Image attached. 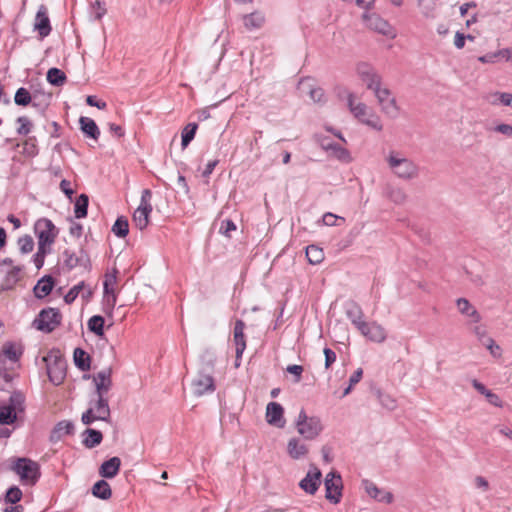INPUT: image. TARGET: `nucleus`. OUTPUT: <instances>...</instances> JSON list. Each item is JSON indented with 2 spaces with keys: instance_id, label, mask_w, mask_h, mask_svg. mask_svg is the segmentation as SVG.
I'll list each match as a JSON object with an SVG mask.
<instances>
[{
  "instance_id": "f257e3e1",
  "label": "nucleus",
  "mask_w": 512,
  "mask_h": 512,
  "mask_svg": "<svg viewBox=\"0 0 512 512\" xmlns=\"http://www.w3.org/2000/svg\"><path fill=\"white\" fill-rule=\"evenodd\" d=\"M385 160L392 174L401 180L409 181L419 176V166L400 151H390Z\"/></svg>"
},
{
  "instance_id": "f03ea898",
  "label": "nucleus",
  "mask_w": 512,
  "mask_h": 512,
  "mask_svg": "<svg viewBox=\"0 0 512 512\" xmlns=\"http://www.w3.org/2000/svg\"><path fill=\"white\" fill-rule=\"evenodd\" d=\"M109 398L104 396H95L89 401V408L82 414L81 421L85 425H90L95 421L110 420Z\"/></svg>"
},
{
  "instance_id": "7ed1b4c3",
  "label": "nucleus",
  "mask_w": 512,
  "mask_h": 512,
  "mask_svg": "<svg viewBox=\"0 0 512 512\" xmlns=\"http://www.w3.org/2000/svg\"><path fill=\"white\" fill-rule=\"evenodd\" d=\"M49 380L60 385L66 376V361L59 350L49 351L43 358Z\"/></svg>"
},
{
  "instance_id": "20e7f679",
  "label": "nucleus",
  "mask_w": 512,
  "mask_h": 512,
  "mask_svg": "<svg viewBox=\"0 0 512 512\" xmlns=\"http://www.w3.org/2000/svg\"><path fill=\"white\" fill-rule=\"evenodd\" d=\"M11 470L20 478L25 485H34L40 477V466L29 458H16L12 461Z\"/></svg>"
},
{
  "instance_id": "39448f33",
  "label": "nucleus",
  "mask_w": 512,
  "mask_h": 512,
  "mask_svg": "<svg viewBox=\"0 0 512 512\" xmlns=\"http://www.w3.org/2000/svg\"><path fill=\"white\" fill-rule=\"evenodd\" d=\"M295 426L299 435L304 440H315L323 431V424L319 417L308 416L304 409H301L295 421Z\"/></svg>"
},
{
  "instance_id": "423d86ee",
  "label": "nucleus",
  "mask_w": 512,
  "mask_h": 512,
  "mask_svg": "<svg viewBox=\"0 0 512 512\" xmlns=\"http://www.w3.org/2000/svg\"><path fill=\"white\" fill-rule=\"evenodd\" d=\"M347 104L351 113L361 122L377 131H381L383 129L380 118L371 113L367 105L358 101L354 94L348 95Z\"/></svg>"
},
{
  "instance_id": "0eeeda50",
  "label": "nucleus",
  "mask_w": 512,
  "mask_h": 512,
  "mask_svg": "<svg viewBox=\"0 0 512 512\" xmlns=\"http://www.w3.org/2000/svg\"><path fill=\"white\" fill-rule=\"evenodd\" d=\"M34 233L38 240V246L51 248L59 230L48 218H39L34 224Z\"/></svg>"
},
{
  "instance_id": "6e6552de",
  "label": "nucleus",
  "mask_w": 512,
  "mask_h": 512,
  "mask_svg": "<svg viewBox=\"0 0 512 512\" xmlns=\"http://www.w3.org/2000/svg\"><path fill=\"white\" fill-rule=\"evenodd\" d=\"M22 266L10 258L0 261V288L11 289L21 277Z\"/></svg>"
},
{
  "instance_id": "1a4fd4ad",
  "label": "nucleus",
  "mask_w": 512,
  "mask_h": 512,
  "mask_svg": "<svg viewBox=\"0 0 512 512\" xmlns=\"http://www.w3.org/2000/svg\"><path fill=\"white\" fill-rule=\"evenodd\" d=\"M362 20L366 27L384 36L395 38L394 28L382 17L375 13H363Z\"/></svg>"
},
{
  "instance_id": "9d476101",
  "label": "nucleus",
  "mask_w": 512,
  "mask_h": 512,
  "mask_svg": "<svg viewBox=\"0 0 512 512\" xmlns=\"http://www.w3.org/2000/svg\"><path fill=\"white\" fill-rule=\"evenodd\" d=\"M60 319L61 316L57 309L48 308L39 313L33 325L37 330L51 332L60 324Z\"/></svg>"
},
{
  "instance_id": "9b49d317",
  "label": "nucleus",
  "mask_w": 512,
  "mask_h": 512,
  "mask_svg": "<svg viewBox=\"0 0 512 512\" xmlns=\"http://www.w3.org/2000/svg\"><path fill=\"white\" fill-rule=\"evenodd\" d=\"M356 72L368 89L375 91L377 88L381 87V76L371 64L367 62L358 63Z\"/></svg>"
},
{
  "instance_id": "f8f14e48",
  "label": "nucleus",
  "mask_w": 512,
  "mask_h": 512,
  "mask_svg": "<svg viewBox=\"0 0 512 512\" xmlns=\"http://www.w3.org/2000/svg\"><path fill=\"white\" fill-rule=\"evenodd\" d=\"M95 386V396L108 397V393L112 388V369L106 367L92 376Z\"/></svg>"
},
{
  "instance_id": "ddd939ff",
  "label": "nucleus",
  "mask_w": 512,
  "mask_h": 512,
  "mask_svg": "<svg viewBox=\"0 0 512 512\" xmlns=\"http://www.w3.org/2000/svg\"><path fill=\"white\" fill-rule=\"evenodd\" d=\"M192 388L193 393L198 397L206 393H213L216 387L211 373L199 370L196 378L192 381Z\"/></svg>"
},
{
  "instance_id": "4468645a",
  "label": "nucleus",
  "mask_w": 512,
  "mask_h": 512,
  "mask_svg": "<svg viewBox=\"0 0 512 512\" xmlns=\"http://www.w3.org/2000/svg\"><path fill=\"white\" fill-rule=\"evenodd\" d=\"M324 485L326 490L325 497L337 504L341 497L342 482L340 475L334 471L329 472L325 477Z\"/></svg>"
},
{
  "instance_id": "2eb2a0df",
  "label": "nucleus",
  "mask_w": 512,
  "mask_h": 512,
  "mask_svg": "<svg viewBox=\"0 0 512 512\" xmlns=\"http://www.w3.org/2000/svg\"><path fill=\"white\" fill-rule=\"evenodd\" d=\"M321 478V471L315 465H310L306 476L299 482V487L307 494L314 495L321 484Z\"/></svg>"
},
{
  "instance_id": "dca6fc26",
  "label": "nucleus",
  "mask_w": 512,
  "mask_h": 512,
  "mask_svg": "<svg viewBox=\"0 0 512 512\" xmlns=\"http://www.w3.org/2000/svg\"><path fill=\"white\" fill-rule=\"evenodd\" d=\"M384 113L391 117L398 114L396 100L391 96V92L387 88L379 87L373 91Z\"/></svg>"
},
{
  "instance_id": "f3484780",
  "label": "nucleus",
  "mask_w": 512,
  "mask_h": 512,
  "mask_svg": "<svg viewBox=\"0 0 512 512\" xmlns=\"http://www.w3.org/2000/svg\"><path fill=\"white\" fill-rule=\"evenodd\" d=\"M33 28L34 31L38 33L40 39H44L50 34L52 27L48 15V9L45 5L39 6L35 15Z\"/></svg>"
},
{
  "instance_id": "a211bd4d",
  "label": "nucleus",
  "mask_w": 512,
  "mask_h": 512,
  "mask_svg": "<svg viewBox=\"0 0 512 512\" xmlns=\"http://www.w3.org/2000/svg\"><path fill=\"white\" fill-rule=\"evenodd\" d=\"M359 331L370 341L376 343L384 342L387 337L386 330L377 322H365L362 324Z\"/></svg>"
},
{
  "instance_id": "6ab92c4d",
  "label": "nucleus",
  "mask_w": 512,
  "mask_h": 512,
  "mask_svg": "<svg viewBox=\"0 0 512 512\" xmlns=\"http://www.w3.org/2000/svg\"><path fill=\"white\" fill-rule=\"evenodd\" d=\"M266 421L268 424L277 428H283L285 426L284 409L277 402H270L266 407Z\"/></svg>"
},
{
  "instance_id": "aec40b11",
  "label": "nucleus",
  "mask_w": 512,
  "mask_h": 512,
  "mask_svg": "<svg viewBox=\"0 0 512 512\" xmlns=\"http://www.w3.org/2000/svg\"><path fill=\"white\" fill-rule=\"evenodd\" d=\"M287 454L293 460H300L309 454V446L297 437H292L287 443Z\"/></svg>"
},
{
  "instance_id": "412c9836",
  "label": "nucleus",
  "mask_w": 512,
  "mask_h": 512,
  "mask_svg": "<svg viewBox=\"0 0 512 512\" xmlns=\"http://www.w3.org/2000/svg\"><path fill=\"white\" fill-rule=\"evenodd\" d=\"M456 306L461 315L468 318L470 324H477L482 317L478 310L466 298H458Z\"/></svg>"
},
{
  "instance_id": "4be33fe9",
  "label": "nucleus",
  "mask_w": 512,
  "mask_h": 512,
  "mask_svg": "<svg viewBox=\"0 0 512 512\" xmlns=\"http://www.w3.org/2000/svg\"><path fill=\"white\" fill-rule=\"evenodd\" d=\"M298 89L302 94H307L315 103H319L324 100L323 89L316 86L311 79H302L299 82Z\"/></svg>"
},
{
  "instance_id": "5701e85b",
  "label": "nucleus",
  "mask_w": 512,
  "mask_h": 512,
  "mask_svg": "<svg viewBox=\"0 0 512 512\" xmlns=\"http://www.w3.org/2000/svg\"><path fill=\"white\" fill-rule=\"evenodd\" d=\"M245 323L242 320H236L233 332V341L236 348L237 360L243 355L246 349V340L244 335Z\"/></svg>"
},
{
  "instance_id": "b1692460",
  "label": "nucleus",
  "mask_w": 512,
  "mask_h": 512,
  "mask_svg": "<svg viewBox=\"0 0 512 512\" xmlns=\"http://www.w3.org/2000/svg\"><path fill=\"white\" fill-rule=\"evenodd\" d=\"M364 488L366 493L373 499L384 502V503H391L393 500L392 493L382 490L378 488L373 482L369 480H365L363 482Z\"/></svg>"
},
{
  "instance_id": "393cba45",
  "label": "nucleus",
  "mask_w": 512,
  "mask_h": 512,
  "mask_svg": "<svg viewBox=\"0 0 512 512\" xmlns=\"http://www.w3.org/2000/svg\"><path fill=\"white\" fill-rule=\"evenodd\" d=\"M320 145L325 151L329 152L331 156L340 161L349 162L351 160L348 150L338 144L331 143L327 139H322L320 141Z\"/></svg>"
},
{
  "instance_id": "a878e982",
  "label": "nucleus",
  "mask_w": 512,
  "mask_h": 512,
  "mask_svg": "<svg viewBox=\"0 0 512 512\" xmlns=\"http://www.w3.org/2000/svg\"><path fill=\"white\" fill-rule=\"evenodd\" d=\"M121 466V460L119 457H112L107 461H104L100 468H99V474L103 478H113L115 477Z\"/></svg>"
},
{
  "instance_id": "bb28decb",
  "label": "nucleus",
  "mask_w": 512,
  "mask_h": 512,
  "mask_svg": "<svg viewBox=\"0 0 512 512\" xmlns=\"http://www.w3.org/2000/svg\"><path fill=\"white\" fill-rule=\"evenodd\" d=\"M152 212V206H141L139 205L133 213V222L135 226L143 230L149 224V217Z\"/></svg>"
},
{
  "instance_id": "cd10ccee",
  "label": "nucleus",
  "mask_w": 512,
  "mask_h": 512,
  "mask_svg": "<svg viewBox=\"0 0 512 512\" xmlns=\"http://www.w3.org/2000/svg\"><path fill=\"white\" fill-rule=\"evenodd\" d=\"M79 294H81L83 299H88L92 295V289L84 282H80L68 291L64 296V301L67 304H70L78 297Z\"/></svg>"
},
{
  "instance_id": "c85d7f7f",
  "label": "nucleus",
  "mask_w": 512,
  "mask_h": 512,
  "mask_svg": "<svg viewBox=\"0 0 512 512\" xmlns=\"http://www.w3.org/2000/svg\"><path fill=\"white\" fill-rule=\"evenodd\" d=\"M74 425L71 421H60L56 424L54 429L50 434V440L52 442L60 441L65 435H70L73 433Z\"/></svg>"
},
{
  "instance_id": "c756f323",
  "label": "nucleus",
  "mask_w": 512,
  "mask_h": 512,
  "mask_svg": "<svg viewBox=\"0 0 512 512\" xmlns=\"http://www.w3.org/2000/svg\"><path fill=\"white\" fill-rule=\"evenodd\" d=\"M244 27L247 30L260 29L265 23V16L260 11H254L242 17Z\"/></svg>"
},
{
  "instance_id": "7c9ffc66",
  "label": "nucleus",
  "mask_w": 512,
  "mask_h": 512,
  "mask_svg": "<svg viewBox=\"0 0 512 512\" xmlns=\"http://www.w3.org/2000/svg\"><path fill=\"white\" fill-rule=\"evenodd\" d=\"M81 131L88 137L98 140L100 136V130L96 125L95 121L89 117H80L79 119Z\"/></svg>"
},
{
  "instance_id": "2f4dec72",
  "label": "nucleus",
  "mask_w": 512,
  "mask_h": 512,
  "mask_svg": "<svg viewBox=\"0 0 512 512\" xmlns=\"http://www.w3.org/2000/svg\"><path fill=\"white\" fill-rule=\"evenodd\" d=\"M92 494L99 499L107 500L112 495L111 487L107 481L99 480L93 485Z\"/></svg>"
},
{
  "instance_id": "473e14b6",
  "label": "nucleus",
  "mask_w": 512,
  "mask_h": 512,
  "mask_svg": "<svg viewBox=\"0 0 512 512\" xmlns=\"http://www.w3.org/2000/svg\"><path fill=\"white\" fill-rule=\"evenodd\" d=\"M0 354L3 355L6 360H9L12 364H14L18 361L22 351L20 347L14 343L8 342L3 345Z\"/></svg>"
},
{
  "instance_id": "72a5a7b5",
  "label": "nucleus",
  "mask_w": 512,
  "mask_h": 512,
  "mask_svg": "<svg viewBox=\"0 0 512 512\" xmlns=\"http://www.w3.org/2000/svg\"><path fill=\"white\" fill-rule=\"evenodd\" d=\"M53 288V279L50 276H46L38 281L34 287L35 296L38 298L46 297L50 294Z\"/></svg>"
},
{
  "instance_id": "f704fd0d",
  "label": "nucleus",
  "mask_w": 512,
  "mask_h": 512,
  "mask_svg": "<svg viewBox=\"0 0 512 512\" xmlns=\"http://www.w3.org/2000/svg\"><path fill=\"white\" fill-rule=\"evenodd\" d=\"M84 434L87 436L83 439V444L87 448H94L102 442L103 436L98 430L88 428L85 430Z\"/></svg>"
},
{
  "instance_id": "c9c22d12",
  "label": "nucleus",
  "mask_w": 512,
  "mask_h": 512,
  "mask_svg": "<svg viewBox=\"0 0 512 512\" xmlns=\"http://www.w3.org/2000/svg\"><path fill=\"white\" fill-rule=\"evenodd\" d=\"M75 365L82 371H86L90 368V357L81 348H76L73 354Z\"/></svg>"
},
{
  "instance_id": "e433bc0d",
  "label": "nucleus",
  "mask_w": 512,
  "mask_h": 512,
  "mask_svg": "<svg viewBox=\"0 0 512 512\" xmlns=\"http://www.w3.org/2000/svg\"><path fill=\"white\" fill-rule=\"evenodd\" d=\"M24 395L20 392H14L9 398V402L6 404L12 411L19 414L24 411Z\"/></svg>"
},
{
  "instance_id": "4c0bfd02",
  "label": "nucleus",
  "mask_w": 512,
  "mask_h": 512,
  "mask_svg": "<svg viewBox=\"0 0 512 512\" xmlns=\"http://www.w3.org/2000/svg\"><path fill=\"white\" fill-rule=\"evenodd\" d=\"M306 256L311 264H320L324 259V252L316 245H309L306 248Z\"/></svg>"
},
{
  "instance_id": "58836bf2",
  "label": "nucleus",
  "mask_w": 512,
  "mask_h": 512,
  "mask_svg": "<svg viewBox=\"0 0 512 512\" xmlns=\"http://www.w3.org/2000/svg\"><path fill=\"white\" fill-rule=\"evenodd\" d=\"M47 81L54 86H62L66 81V75L58 68H50L47 72Z\"/></svg>"
},
{
  "instance_id": "ea45409f",
  "label": "nucleus",
  "mask_w": 512,
  "mask_h": 512,
  "mask_svg": "<svg viewBox=\"0 0 512 512\" xmlns=\"http://www.w3.org/2000/svg\"><path fill=\"white\" fill-rule=\"evenodd\" d=\"M347 316L358 330H360L362 324L366 322L363 320L362 310L357 305H353L350 309L347 310Z\"/></svg>"
},
{
  "instance_id": "a19ab883",
  "label": "nucleus",
  "mask_w": 512,
  "mask_h": 512,
  "mask_svg": "<svg viewBox=\"0 0 512 512\" xmlns=\"http://www.w3.org/2000/svg\"><path fill=\"white\" fill-rule=\"evenodd\" d=\"M88 196L86 194H81L76 202H75V217L76 218H84L87 215V208H88Z\"/></svg>"
},
{
  "instance_id": "79ce46f5",
  "label": "nucleus",
  "mask_w": 512,
  "mask_h": 512,
  "mask_svg": "<svg viewBox=\"0 0 512 512\" xmlns=\"http://www.w3.org/2000/svg\"><path fill=\"white\" fill-rule=\"evenodd\" d=\"M112 232L117 236V237H120V238H124L127 236L128 232H129V224H128V221L126 218L124 217H119L113 227H112Z\"/></svg>"
},
{
  "instance_id": "37998d69",
  "label": "nucleus",
  "mask_w": 512,
  "mask_h": 512,
  "mask_svg": "<svg viewBox=\"0 0 512 512\" xmlns=\"http://www.w3.org/2000/svg\"><path fill=\"white\" fill-rule=\"evenodd\" d=\"M18 414L12 411L6 404L0 407V424L10 425L17 419Z\"/></svg>"
},
{
  "instance_id": "c03bdc74",
  "label": "nucleus",
  "mask_w": 512,
  "mask_h": 512,
  "mask_svg": "<svg viewBox=\"0 0 512 512\" xmlns=\"http://www.w3.org/2000/svg\"><path fill=\"white\" fill-rule=\"evenodd\" d=\"M104 318L99 315L92 316L88 321V328L97 336H102L104 333Z\"/></svg>"
},
{
  "instance_id": "a18cd8bd",
  "label": "nucleus",
  "mask_w": 512,
  "mask_h": 512,
  "mask_svg": "<svg viewBox=\"0 0 512 512\" xmlns=\"http://www.w3.org/2000/svg\"><path fill=\"white\" fill-rule=\"evenodd\" d=\"M418 7L426 18H435V0H418Z\"/></svg>"
},
{
  "instance_id": "49530a36",
  "label": "nucleus",
  "mask_w": 512,
  "mask_h": 512,
  "mask_svg": "<svg viewBox=\"0 0 512 512\" xmlns=\"http://www.w3.org/2000/svg\"><path fill=\"white\" fill-rule=\"evenodd\" d=\"M197 124L196 123H189L182 131V147L186 148L188 144L193 140L196 130H197Z\"/></svg>"
},
{
  "instance_id": "de8ad7c7",
  "label": "nucleus",
  "mask_w": 512,
  "mask_h": 512,
  "mask_svg": "<svg viewBox=\"0 0 512 512\" xmlns=\"http://www.w3.org/2000/svg\"><path fill=\"white\" fill-rule=\"evenodd\" d=\"M215 361H216V356H215L214 352H212L210 350H206L201 356V362L203 365V368L201 370H204V371L207 370V372L211 373L214 368Z\"/></svg>"
},
{
  "instance_id": "09e8293b",
  "label": "nucleus",
  "mask_w": 512,
  "mask_h": 512,
  "mask_svg": "<svg viewBox=\"0 0 512 512\" xmlns=\"http://www.w3.org/2000/svg\"><path fill=\"white\" fill-rule=\"evenodd\" d=\"M14 101L17 105L26 106L32 101V97L28 90L25 88H19L16 91Z\"/></svg>"
},
{
  "instance_id": "8fccbe9b",
  "label": "nucleus",
  "mask_w": 512,
  "mask_h": 512,
  "mask_svg": "<svg viewBox=\"0 0 512 512\" xmlns=\"http://www.w3.org/2000/svg\"><path fill=\"white\" fill-rule=\"evenodd\" d=\"M19 249L23 254L31 252L34 248V241L30 235L22 236L18 239Z\"/></svg>"
},
{
  "instance_id": "3c124183",
  "label": "nucleus",
  "mask_w": 512,
  "mask_h": 512,
  "mask_svg": "<svg viewBox=\"0 0 512 512\" xmlns=\"http://www.w3.org/2000/svg\"><path fill=\"white\" fill-rule=\"evenodd\" d=\"M51 248L38 246V250L33 257V261L37 269H40L44 264L45 256L51 253Z\"/></svg>"
},
{
  "instance_id": "603ef678",
  "label": "nucleus",
  "mask_w": 512,
  "mask_h": 512,
  "mask_svg": "<svg viewBox=\"0 0 512 512\" xmlns=\"http://www.w3.org/2000/svg\"><path fill=\"white\" fill-rule=\"evenodd\" d=\"M379 401H380V404L382 405V407H384L385 409L389 410V411H393L394 409H396L397 407V403H396V400L388 395V394H384V393H379Z\"/></svg>"
},
{
  "instance_id": "864d4df0",
  "label": "nucleus",
  "mask_w": 512,
  "mask_h": 512,
  "mask_svg": "<svg viewBox=\"0 0 512 512\" xmlns=\"http://www.w3.org/2000/svg\"><path fill=\"white\" fill-rule=\"evenodd\" d=\"M17 123L19 124V127L17 128V133L20 135H27L32 128L31 121L25 117L21 116L17 119Z\"/></svg>"
},
{
  "instance_id": "5fc2aeb1",
  "label": "nucleus",
  "mask_w": 512,
  "mask_h": 512,
  "mask_svg": "<svg viewBox=\"0 0 512 512\" xmlns=\"http://www.w3.org/2000/svg\"><path fill=\"white\" fill-rule=\"evenodd\" d=\"M388 197L391 201H393L396 204L404 203L407 198L405 192L400 188L391 189L388 192Z\"/></svg>"
},
{
  "instance_id": "6e6d98bb",
  "label": "nucleus",
  "mask_w": 512,
  "mask_h": 512,
  "mask_svg": "<svg viewBox=\"0 0 512 512\" xmlns=\"http://www.w3.org/2000/svg\"><path fill=\"white\" fill-rule=\"evenodd\" d=\"M322 221L326 226H338L340 225V223H338L339 221L343 223L345 220L343 217L327 212L323 215Z\"/></svg>"
},
{
  "instance_id": "4d7b16f0",
  "label": "nucleus",
  "mask_w": 512,
  "mask_h": 512,
  "mask_svg": "<svg viewBox=\"0 0 512 512\" xmlns=\"http://www.w3.org/2000/svg\"><path fill=\"white\" fill-rule=\"evenodd\" d=\"M104 293H105L106 304L108 306H110V308L112 309L116 304V296L114 294L113 289L109 288L108 280H106L104 282Z\"/></svg>"
},
{
  "instance_id": "13d9d810",
  "label": "nucleus",
  "mask_w": 512,
  "mask_h": 512,
  "mask_svg": "<svg viewBox=\"0 0 512 512\" xmlns=\"http://www.w3.org/2000/svg\"><path fill=\"white\" fill-rule=\"evenodd\" d=\"M22 492L18 487H11L6 493V500L12 504L20 501Z\"/></svg>"
},
{
  "instance_id": "bf43d9fd",
  "label": "nucleus",
  "mask_w": 512,
  "mask_h": 512,
  "mask_svg": "<svg viewBox=\"0 0 512 512\" xmlns=\"http://www.w3.org/2000/svg\"><path fill=\"white\" fill-rule=\"evenodd\" d=\"M503 96V92H499V91H493V92H489L487 93L485 96H484V99L491 105L493 106H497V105H501V100H502V97Z\"/></svg>"
},
{
  "instance_id": "052dcab7",
  "label": "nucleus",
  "mask_w": 512,
  "mask_h": 512,
  "mask_svg": "<svg viewBox=\"0 0 512 512\" xmlns=\"http://www.w3.org/2000/svg\"><path fill=\"white\" fill-rule=\"evenodd\" d=\"M235 230L236 225L232 220L225 219L221 222L220 233L224 234L225 236H230V232Z\"/></svg>"
},
{
  "instance_id": "680f3d73",
  "label": "nucleus",
  "mask_w": 512,
  "mask_h": 512,
  "mask_svg": "<svg viewBox=\"0 0 512 512\" xmlns=\"http://www.w3.org/2000/svg\"><path fill=\"white\" fill-rule=\"evenodd\" d=\"M286 371L292 374L295 377L294 382L298 383L301 380L304 369L301 365H288Z\"/></svg>"
},
{
  "instance_id": "e2e57ef3",
  "label": "nucleus",
  "mask_w": 512,
  "mask_h": 512,
  "mask_svg": "<svg viewBox=\"0 0 512 512\" xmlns=\"http://www.w3.org/2000/svg\"><path fill=\"white\" fill-rule=\"evenodd\" d=\"M64 256V263L69 269H72L78 265L79 259L73 253H70L68 250H66L64 252Z\"/></svg>"
},
{
  "instance_id": "0e129e2a",
  "label": "nucleus",
  "mask_w": 512,
  "mask_h": 512,
  "mask_svg": "<svg viewBox=\"0 0 512 512\" xmlns=\"http://www.w3.org/2000/svg\"><path fill=\"white\" fill-rule=\"evenodd\" d=\"M12 375L8 370L0 371V390H5L10 385Z\"/></svg>"
},
{
  "instance_id": "69168bd1",
  "label": "nucleus",
  "mask_w": 512,
  "mask_h": 512,
  "mask_svg": "<svg viewBox=\"0 0 512 512\" xmlns=\"http://www.w3.org/2000/svg\"><path fill=\"white\" fill-rule=\"evenodd\" d=\"M325 368H329L336 361V353L330 348H324Z\"/></svg>"
},
{
  "instance_id": "338daca9",
  "label": "nucleus",
  "mask_w": 512,
  "mask_h": 512,
  "mask_svg": "<svg viewBox=\"0 0 512 512\" xmlns=\"http://www.w3.org/2000/svg\"><path fill=\"white\" fill-rule=\"evenodd\" d=\"M494 131L501 133L505 136L512 137V125L501 123L494 127Z\"/></svg>"
},
{
  "instance_id": "774afa93",
  "label": "nucleus",
  "mask_w": 512,
  "mask_h": 512,
  "mask_svg": "<svg viewBox=\"0 0 512 512\" xmlns=\"http://www.w3.org/2000/svg\"><path fill=\"white\" fill-rule=\"evenodd\" d=\"M93 10L95 14V18L100 20L105 14H106V8L104 7V4L100 1H96L93 4Z\"/></svg>"
}]
</instances>
